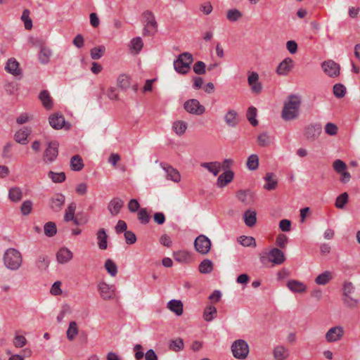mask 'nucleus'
<instances>
[{
  "mask_svg": "<svg viewBox=\"0 0 360 360\" xmlns=\"http://www.w3.org/2000/svg\"><path fill=\"white\" fill-rule=\"evenodd\" d=\"M300 105V97L295 95H290L285 103L282 110L283 119L285 120L295 119L298 116Z\"/></svg>",
  "mask_w": 360,
  "mask_h": 360,
  "instance_id": "obj_1",
  "label": "nucleus"
},
{
  "mask_svg": "<svg viewBox=\"0 0 360 360\" xmlns=\"http://www.w3.org/2000/svg\"><path fill=\"white\" fill-rule=\"evenodd\" d=\"M259 260L264 265L271 264L272 266L283 264L285 257L284 253L278 248H274L269 251H264L259 255Z\"/></svg>",
  "mask_w": 360,
  "mask_h": 360,
  "instance_id": "obj_2",
  "label": "nucleus"
},
{
  "mask_svg": "<svg viewBox=\"0 0 360 360\" xmlns=\"http://www.w3.org/2000/svg\"><path fill=\"white\" fill-rule=\"evenodd\" d=\"M4 263L8 269L18 270L22 263L21 253L15 248L8 249L4 255Z\"/></svg>",
  "mask_w": 360,
  "mask_h": 360,
  "instance_id": "obj_3",
  "label": "nucleus"
},
{
  "mask_svg": "<svg viewBox=\"0 0 360 360\" xmlns=\"http://www.w3.org/2000/svg\"><path fill=\"white\" fill-rule=\"evenodd\" d=\"M142 16L144 23L143 36H153L158 30V23L153 13L150 11H146Z\"/></svg>",
  "mask_w": 360,
  "mask_h": 360,
  "instance_id": "obj_4",
  "label": "nucleus"
},
{
  "mask_svg": "<svg viewBox=\"0 0 360 360\" xmlns=\"http://www.w3.org/2000/svg\"><path fill=\"white\" fill-rule=\"evenodd\" d=\"M193 62V56L189 53L180 54L178 58L174 62L175 70L180 74H186L190 70L191 64Z\"/></svg>",
  "mask_w": 360,
  "mask_h": 360,
  "instance_id": "obj_5",
  "label": "nucleus"
},
{
  "mask_svg": "<svg viewBox=\"0 0 360 360\" xmlns=\"http://www.w3.org/2000/svg\"><path fill=\"white\" fill-rule=\"evenodd\" d=\"M231 350L234 357L243 359L249 353V347L245 340H238L233 343Z\"/></svg>",
  "mask_w": 360,
  "mask_h": 360,
  "instance_id": "obj_6",
  "label": "nucleus"
},
{
  "mask_svg": "<svg viewBox=\"0 0 360 360\" xmlns=\"http://www.w3.org/2000/svg\"><path fill=\"white\" fill-rule=\"evenodd\" d=\"M58 146L59 144L57 141L49 143L43 155V160L45 163L50 164L55 161L58 155Z\"/></svg>",
  "mask_w": 360,
  "mask_h": 360,
  "instance_id": "obj_7",
  "label": "nucleus"
},
{
  "mask_svg": "<svg viewBox=\"0 0 360 360\" xmlns=\"http://www.w3.org/2000/svg\"><path fill=\"white\" fill-rule=\"evenodd\" d=\"M334 170L339 174H340V181L343 184H346L350 181L351 175L347 171V165L341 160H336L333 163Z\"/></svg>",
  "mask_w": 360,
  "mask_h": 360,
  "instance_id": "obj_8",
  "label": "nucleus"
},
{
  "mask_svg": "<svg viewBox=\"0 0 360 360\" xmlns=\"http://www.w3.org/2000/svg\"><path fill=\"white\" fill-rule=\"evenodd\" d=\"M345 335V330L340 326L330 328L326 333V340L329 342H336L341 340Z\"/></svg>",
  "mask_w": 360,
  "mask_h": 360,
  "instance_id": "obj_9",
  "label": "nucleus"
},
{
  "mask_svg": "<svg viewBox=\"0 0 360 360\" xmlns=\"http://www.w3.org/2000/svg\"><path fill=\"white\" fill-rule=\"evenodd\" d=\"M194 245L196 251L202 255H205L210 250L211 241L205 236L200 235L195 240Z\"/></svg>",
  "mask_w": 360,
  "mask_h": 360,
  "instance_id": "obj_10",
  "label": "nucleus"
},
{
  "mask_svg": "<svg viewBox=\"0 0 360 360\" xmlns=\"http://www.w3.org/2000/svg\"><path fill=\"white\" fill-rule=\"evenodd\" d=\"M248 83L252 93L259 94L262 92V85L259 81V75L256 72H248Z\"/></svg>",
  "mask_w": 360,
  "mask_h": 360,
  "instance_id": "obj_11",
  "label": "nucleus"
},
{
  "mask_svg": "<svg viewBox=\"0 0 360 360\" xmlns=\"http://www.w3.org/2000/svg\"><path fill=\"white\" fill-rule=\"evenodd\" d=\"M321 67L323 72L330 77H335L340 75V65L333 60L324 61Z\"/></svg>",
  "mask_w": 360,
  "mask_h": 360,
  "instance_id": "obj_12",
  "label": "nucleus"
},
{
  "mask_svg": "<svg viewBox=\"0 0 360 360\" xmlns=\"http://www.w3.org/2000/svg\"><path fill=\"white\" fill-rule=\"evenodd\" d=\"M5 70L15 77H20L22 75V71L20 68V63L15 58L8 59L6 63Z\"/></svg>",
  "mask_w": 360,
  "mask_h": 360,
  "instance_id": "obj_13",
  "label": "nucleus"
},
{
  "mask_svg": "<svg viewBox=\"0 0 360 360\" xmlns=\"http://www.w3.org/2000/svg\"><path fill=\"white\" fill-rule=\"evenodd\" d=\"M184 108L187 112L195 115H202L205 110V107L196 99L187 101L184 103Z\"/></svg>",
  "mask_w": 360,
  "mask_h": 360,
  "instance_id": "obj_14",
  "label": "nucleus"
},
{
  "mask_svg": "<svg viewBox=\"0 0 360 360\" xmlns=\"http://www.w3.org/2000/svg\"><path fill=\"white\" fill-rule=\"evenodd\" d=\"M30 127H24L16 131L14 134V140L21 145H26L29 142V136L31 134Z\"/></svg>",
  "mask_w": 360,
  "mask_h": 360,
  "instance_id": "obj_15",
  "label": "nucleus"
},
{
  "mask_svg": "<svg viewBox=\"0 0 360 360\" xmlns=\"http://www.w3.org/2000/svg\"><path fill=\"white\" fill-rule=\"evenodd\" d=\"M116 288L113 285H108L106 283H101L98 285V291L100 292L101 297L103 300H110L112 299L115 292Z\"/></svg>",
  "mask_w": 360,
  "mask_h": 360,
  "instance_id": "obj_16",
  "label": "nucleus"
},
{
  "mask_svg": "<svg viewBox=\"0 0 360 360\" xmlns=\"http://www.w3.org/2000/svg\"><path fill=\"white\" fill-rule=\"evenodd\" d=\"M294 66V61L290 58H285L282 60L276 68V73L278 75L285 76L292 70Z\"/></svg>",
  "mask_w": 360,
  "mask_h": 360,
  "instance_id": "obj_17",
  "label": "nucleus"
},
{
  "mask_svg": "<svg viewBox=\"0 0 360 360\" xmlns=\"http://www.w3.org/2000/svg\"><path fill=\"white\" fill-rule=\"evenodd\" d=\"M234 178V173L231 170H226L221 174L217 181V185L219 188L226 186L228 184L231 183Z\"/></svg>",
  "mask_w": 360,
  "mask_h": 360,
  "instance_id": "obj_18",
  "label": "nucleus"
},
{
  "mask_svg": "<svg viewBox=\"0 0 360 360\" xmlns=\"http://www.w3.org/2000/svg\"><path fill=\"white\" fill-rule=\"evenodd\" d=\"M72 252L67 248H60L56 254L57 261L60 264L68 263L72 259Z\"/></svg>",
  "mask_w": 360,
  "mask_h": 360,
  "instance_id": "obj_19",
  "label": "nucleus"
},
{
  "mask_svg": "<svg viewBox=\"0 0 360 360\" xmlns=\"http://www.w3.org/2000/svg\"><path fill=\"white\" fill-rule=\"evenodd\" d=\"M124 205V202L119 198H114L108 204V209L113 216L117 215Z\"/></svg>",
  "mask_w": 360,
  "mask_h": 360,
  "instance_id": "obj_20",
  "label": "nucleus"
},
{
  "mask_svg": "<svg viewBox=\"0 0 360 360\" xmlns=\"http://www.w3.org/2000/svg\"><path fill=\"white\" fill-rule=\"evenodd\" d=\"M288 288L292 292L302 293L306 291V285L297 280H290L286 284Z\"/></svg>",
  "mask_w": 360,
  "mask_h": 360,
  "instance_id": "obj_21",
  "label": "nucleus"
},
{
  "mask_svg": "<svg viewBox=\"0 0 360 360\" xmlns=\"http://www.w3.org/2000/svg\"><path fill=\"white\" fill-rule=\"evenodd\" d=\"M76 207V203L71 202L65 210L64 219L65 221H72L75 224L78 225V219L75 217Z\"/></svg>",
  "mask_w": 360,
  "mask_h": 360,
  "instance_id": "obj_22",
  "label": "nucleus"
},
{
  "mask_svg": "<svg viewBox=\"0 0 360 360\" xmlns=\"http://www.w3.org/2000/svg\"><path fill=\"white\" fill-rule=\"evenodd\" d=\"M162 167L167 173V178L168 179H170L174 182L180 181L181 176L179 172L176 169L168 165H163Z\"/></svg>",
  "mask_w": 360,
  "mask_h": 360,
  "instance_id": "obj_23",
  "label": "nucleus"
},
{
  "mask_svg": "<svg viewBox=\"0 0 360 360\" xmlns=\"http://www.w3.org/2000/svg\"><path fill=\"white\" fill-rule=\"evenodd\" d=\"M49 124L53 129H61L65 124V118L61 115L53 114L49 117Z\"/></svg>",
  "mask_w": 360,
  "mask_h": 360,
  "instance_id": "obj_24",
  "label": "nucleus"
},
{
  "mask_svg": "<svg viewBox=\"0 0 360 360\" xmlns=\"http://www.w3.org/2000/svg\"><path fill=\"white\" fill-rule=\"evenodd\" d=\"M266 184L264 186V188L268 191L274 190L278 184V181L276 175L274 173L269 172L264 176Z\"/></svg>",
  "mask_w": 360,
  "mask_h": 360,
  "instance_id": "obj_25",
  "label": "nucleus"
},
{
  "mask_svg": "<svg viewBox=\"0 0 360 360\" xmlns=\"http://www.w3.org/2000/svg\"><path fill=\"white\" fill-rule=\"evenodd\" d=\"M65 196L63 194L58 193L55 195L51 202V207L53 210L58 212L60 210L65 202Z\"/></svg>",
  "mask_w": 360,
  "mask_h": 360,
  "instance_id": "obj_26",
  "label": "nucleus"
},
{
  "mask_svg": "<svg viewBox=\"0 0 360 360\" xmlns=\"http://www.w3.org/2000/svg\"><path fill=\"white\" fill-rule=\"evenodd\" d=\"M39 98L43 105V106L47 109L50 110L53 108V100L50 96V94L48 91L44 90L42 91L39 96Z\"/></svg>",
  "mask_w": 360,
  "mask_h": 360,
  "instance_id": "obj_27",
  "label": "nucleus"
},
{
  "mask_svg": "<svg viewBox=\"0 0 360 360\" xmlns=\"http://www.w3.org/2000/svg\"><path fill=\"white\" fill-rule=\"evenodd\" d=\"M200 166L207 169L214 176H217L221 169V162H202Z\"/></svg>",
  "mask_w": 360,
  "mask_h": 360,
  "instance_id": "obj_28",
  "label": "nucleus"
},
{
  "mask_svg": "<svg viewBox=\"0 0 360 360\" xmlns=\"http://www.w3.org/2000/svg\"><path fill=\"white\" fill-rule=\"evenodd\" d=\"M22 198V192L19 187H12L8 191V198L11 202H18Z\"/></svg>",
  "mask_w": 360,
  "mask_h": 360,
  "instance_id": "obj_29",
  "label": "nucleus"
},
{
  "mask_svg": "<svg viewBox=\"0 0 360 360\" xmlns=\"http://www.w3.org/2000/svg\"><path fill=\"white\" fill-rule=\"evenodd\" d=\"M167 307L177 316L183 314V304L180 300H172L167 303Z\"/></svg>",
  "mask_w": 360,
  "mask_h": 360,
  "instance_id": "obj_30",
  "label": "nucleus"
},
{
  "mask_svg": "<svg viewBox=\"0 0 360 360\" xmlns=\"http://www.w3.org/2000/svg\"><path fill=\"white\" fill-rule=\"evenodd\" d=\"M143 46V41L140 37L133 38L129 45L131 51L135 54L139 53Z\"/></svg>",
  "mask_w": 360,
  "mask_h": 360,
  "instance_id": "obj_31",
  "label": "nucleus"
},
{
  "mask_svg": "<svg viewBox=\"0 0 360 360\" xmlns=\"http://www.w3.org/2000/svg\"><path fill=\"white\" fill-rule=\"evenodd\" d=\"M226 123L230 127H236L238 124V114L234 110H229L224 116Z\"/></svg>",
  "mask_w": 360,
  "mask_h": 360,
  "instance_id": "obj_32",
  "label": "nucleus"
},
{
  "mask_svg": "<svg viewBox=\"0 0 360 360\" xmlns=\"http://www.w3.org/2000/svg\"><path fill=\"white\" fill-rule=\"evenodd\" d=\"M217 314V311L215 307L210 304L207 305L203 311V319L206 321H212Z\"/></svg>",
  "mask_w": 360,
  "mask_h": 360,
  "instance_id": "obj_33",
  "label": "nucleus"
},
{
  "mask_svg": "<svg viewBox=\"0 0 360 360\" xmlns=\"http://www.w3.org/2000/svg\"><path fill=\"white\" fill-rule=\"evenodd\" d=\"M244 221L246 226L252 227L257 222L256 212L248 210L244 213Z\"/></svg>",
  "mask_w": 360,
  "mask_h": 360,
  "instance_id": "obj_34",
  "label": "nucleus"
},
{
  "mask_svg": "<svg viewBox=\"0 0 360 360\" xmlns=\"http://www.w3.org/2000/svg\"><path fill=\"white\" fill-rule=\"evenodd\" d=\"M108 236L104 229H101L97 232L98 245L101 250H105L108 247Z\"/></svg>",
  "mask_w": 360,
  "mask_h": 360,
  "instance_id": "obj_35",
  "label": "nucleus"
},
{
  "mask_svg": "<svg viewBox=\"0 0 360 360\" xmlns=\"http://www.w3.org/2000/svg\"><path fill=\"white\" fill-rule=\"evenodd\" d=\"M333 278L332 272L330 271H325L319 274L315 279V282L318 285H326Z\"/></svg>",
  "mask_w": 360,
  "mask_h": 360,
  "instance_id": "obj_36",
  "label": "nucleus"
},
{
  "mask_svg": "<svg viewBox=\"0 0 360 360\" xmlns=\"http://www.w3.org/2000/svg\"><path fill=\"white\" fill-rule=\"evenodd\" d=\"M274 356L276 360H285L288 356V351L283 346H277L274 348Z\"/></svg>",
  "mask_w": 360,
  "mask_h": 360,
  "instance_id": "obj_37",
  "label": "nucleus"
},
{
  "mask_svg": "<svg viewBox=\"0 0 360 360\" xmlns=\"http://www.w3.org/2000/svg\"><path fill=\"white\" fill-rule=\"evenodd\" d=\"M79 329L77 323L75 321H70L69 323L68 328L67 330V338L72 341L75 340L76 336L78 335Z\"/></svg>",
  "mask_w": 360,
  "mask_h": 360,
  "instance_id": "obj_38",
  "label": "nucleus"
},
{
  "mask_svg": "<svg viewBox=\"0 0 360 360\" xmlns=\"http://www.w3.org/2000/svg\"><path fill=\"white\" fill-rule=\"evenodd\" d=\"M70 167L74 171H80L84 167V163L82 158L78 155H74L70 159Z\"/></svg>",
  "mask_w": 360,
  "mask_h": 360,
  "instance_id": "obj_39",
  "label": "nucleus"
},
{
  "mask_svg": "<svg viewBox=\"0 0 360 360\" xmlns=\"http://www.w3.org/2000/svg\"><path fill=\"white\" fill-rule=\"evenodd\" d=\"M172 129L177 135L181 136L186 132L187 124L184 121L177 120L173 123Z\"/></svg>",
  "mask_w": 360,
  "mask_h": 360,
  "instance_id": "obj_40",
  "label": "nucleus"
},
{
  "mask_svg": "<svg viewBox=\"0 0 360 360\" xmlns=\"http://www.w3.org/2000/svg\"><path fill=\"white\" fill-rule=\"evenodd\" d=\"M51 56V51L46 48L42 47L39 53V59L43 64H46L49 62Z\"/></svg>",
  "mask_w": 360,
  "mask_h": 360,
  "instance_id": "obj_41",
  "label": "nucleus"
},
{
  "mask_svg": "<svg viewBox=\"0 0 360 360\" xmlns=\"http://www.w3.org/2000/svg\"><path fill=\"white\" fill-rule=\"evenodd\" d=\"M105 48L104 46L94 47L90 51V56L93 60L100 59L105 53Z\"/></svg>",
  "mask_w": 360,
  "mask_h": 360,
  "instance_id": "obj_42",
  "label": "nucleus"
},
{
  "mask_svg": "<svg viewBox=\"0 0 360 360\" xmlns=\"http://www.w3.org/2000/svg\"><path fill=\"white\" fill-rule=\"evenodd\" d=\"M105 269L111 276H115L117 274V266L116 264L110 259H108L105 262Z\"/></svg>",
  "mask_w": 360,
  "mask_h": 360,
  "instance_id": "obj_43",
  "label": "nucleus"
},
{
  "mask_svg": "<svg viewBox=\"0 0 360 360\" xmlns=\"http://www.w3.org/2000/svg\"><path fill=\"white\" fill-rule=\"evenodd\" d=\"M257 116V109L256 108L251 106L248 108L247 111V118L250 123L255 127L258 124V121L256 120Z\"/></svg>",
  "mask_w": 360,
  "mask_h": 360,
  "instance_id": "obj_44",
  "label": "nucleus"
},
{
  "mask_svg": "<svg viewBox=\"0 0 360 360\" xmlns=\"http://www.w3.org/2000/svg\"><path fill=\"white\" fill-rule=\"evenodd\" d=\"M259 166V157L252 154L249 156L247 160V167L250 170H255Z\"/></svg>",
  "mask_w": 360,
  "mask_h": 360,
  "instance_id": "obj_45",
  "label": "nucleus"
},
{
  "mask_svg": "<svg viewBox=\"0 0 360 360\" xmlns=\"http://www.w3.org/2000/svg\"><path fill=\"white\" fill-rule=\"evenodd\" d=\"M212 269V262L209 259H204L199 265V271L202 274L210 273Z\"/></svg>",
  "mask_w": 360,
  "mask_h": 360,
  "instance_id": "obj_46",
  "label": "nucleus"
},
{
  "mask_svg": "<svg viewBox=\"0 0 360 360\" xmlns=\"http://www.w3.org/2000/svg\"><path fill=\"white\" fill-rule=\"evenodd\" d=\"M348 194L347 193H343L340 194L336 198L335 205L338 209H343L345 205L348 202Z\"/></svg>",
  "mask_w": 360,
  "mask_h": 360,
  "instance_id": "obj_47",
  "label": "nucleus"
},
{
  "mask_svg": "<svg viewBox=\"0 0 360 360\" xmlns=\"http://www.w3.org/2000/svg\"><path fill=\"white\" fill-rule=\"evenodd\" d=\"M30 11L27 9H25L21 15V20L24 22L25 28L27 30H30L32 27V21L30 18Z\"/></svg>",
  "mask_w": 360,
  "mask_h": 360,
  "instance_id": "obj_48",
  "label": "nucleus"
},
{
  "mask_svg": "<svg viewBox=\"0 0 360 360\" xmlns=\"http://www.w3.org/2000/svg\"><path fill=\"white\" fill-rule=\"evenodd\" d=\"M48 176L54 182V183H62L65 180V174L64 172H54L50 171L48 174Z\"/></svg>",
  "mask_w": 360,
  "mask_h": 360,
  "instance_id": "obj_49",
  "label": "nucleus"
},
{
  "mask_svg": "<svg viewBox=\"0 0 360 360\" xmlns=\"http://www.w3.org/2000/svg\"><path fill=\"white\" fill-rule=\"evenodd\" d=\"M238 242L245 247H255L256 242L253 237L243 236L239 237Z\"/></svg>",
  "mask_w": 360,
  "mask_h": 360,
  "instance_id": "obj_50",
  "label": "nucleus"
},
{
  "mask_svg": "<svg viewBox=\"0 0 360 360\" xmlns=\"http://www.w3.org/2000/svg\"><path fill=\"white\" fill-rule=\"evenodd\" d=\"M44 229L45 235L49 237L53 236L57 232V229L55 223L51 221L45 224Z\"/></svg>",
  "mask_w": 360,
  "mask_h": 360,
  "instance_id": "obj_51",
  "label": "nucleus"
},
{
  "mask_svg": "<svg viewBox=\"0 0 360 360\" xmlns=\"http://www.w3.org/2000/svg\"><path fill=\"white\" fill-rule=\"evenodd\" d=\"M138 219L143 224H146L150 221V216L146 208H141L139 210Z\"/></svg>",
  "mask_w": 360,
  "mask_h": 360,
  "instance_id": "obj_52",
  "label": "nucleus"
},
{
  "mask_svg": "<svg viewBox=\"0 0 360 360\" xmlns=\"http://www.w3.org/2000/svg\"><path fill=\"white\" fill-rule=\"evenodd\" d=\"M49 264V260L45 255H40L38 257L36 265L40 270H45L48 268Z\"/></svg>",
  "mask_w": 360,
  "mask_h": 360,
  "instance_id": "obj_53",
  "label": "nucleus"
},
{
  "mask_svg": "<svg viewBox=\"0 0 360 360\" xmlns=\"http://www.w3.org/2000/svg\"><path fill=\"white\" fill-rule=\"evenodd\" d=\"M242 17V13L238 9H230L227 11L226 18L231 22H236Z\"/></svg>",
  "mask_w": 360,
  "mask_h": 360,
  "instance_id": "obj_54",
  "label": "nucleus"
},
{
  "mask_svg": "<svg viewBox=\"0 0 360 360\" xmlns=\"http://www.w3.org/2000/svg\"><path fill=\"white\" fill-rule=\"evenodd\" d=\"M117 85L123 89H127L130 86L129 77L126 75H121L117 78Z\"/></svg>",
  "mask_w": 360,
  "mask_h": 360,
  "instance_id": "obj_55",
  "label": "nucleus"
},
{
  "mask_svg": "<svg viewBox=\"0 0 360 360\" xmlns=\"http://www.w3.org/2000/svg\"><path fill=\"white\" fill-rule=\"evenodd\" d=\"M184 341L181 338L172 340L169 343V349L174 352L182 350L184 349Z\"/></svg>",
  "mask_w": 360,
  "mask_h": 360,
  "instance_id": "obj_56",
  "label": "nucleus"
},
{
  "mask_svg": "<svg viewBox=\"0 0 360 360\" xmlns=\"http://www.w3.org/2000/svg\"><path fill=\"white\" fill-rule=\"evenodd\" d=\"M346 94V88L341 84H336L333 86V94L337 98H342Z\"/></svg>",
  "mask_w": 360,
  "mask_h": 360,
  "instance_id": "obj_57",
  "label": "nucleus"
},
{
  "mask_svg": "<svg viewBox=\"0 0 360 360\" xmlns=\"http://www.w3.org/2000/svg\"><path fill=\"white\" fill-rule=\"evenodd\" d=\"M343 302L345 305L349 308H355L358 305V300L352 295L344 296Z\"/></svg>",
  "mask_w": 360,
  "mask_h": 360,
  "instance_id": "obj_58",
  "label": "nucleus"
},
{
  "mask_svg": "<svg viewBox=\"0 0 360 360\" xmlns=\"http://www.w3.org/2000/svg\"><path fill=\"white\" fill-rule=\"evenodd\" d=\"M257 142L260 146H267L271 143V139L266 133H262L257 137Z\"/></svg>",
  "mask_w": 360,
  "mask_h": 360,
  "instance_id": "obj_59",
  "label": "nucleus"
},
{
  "mask_svg": "<svg viewBox=\"0 0 360 360\" xmlns=\"http://www.w3.org/2000/svg\"><path fill=\"white\" fill-rule=\"evenodd\" d=\"M27 344L26 338L21 335H15L13 339V345L15 347L21 348Z\"/></svg>",
  "mask_w": 360,
  "mask_h": 360,
  "instance_id": "obj_60",
  "label": "nucleus"
},
{
  "mask_svg": "<svg viewBox=\"0 0 360 360\" xmlns=\"http://www.w3.org/2000/svg\"><path fill=\"white\" fill-rule=\"evenodd\" d=\"M21 212L23 215H28L32 210V202L31 200H25L21 205Z\"/></svg>",
  "mask_w": 360,
  "mask_h": 360,
  "instance_id": "obj_61",
  "label": "nucleus"
},
{
  "mask_svg": "<svg viewBox=\"0 0 360 360\" xmlns=\"http://www.w3.org/2000/svg\"><path fill=\"white\" fill-rule=\"evenodd\" d=\"M189 258V254L185 251H179L174 255V259L180 262H187Z\"/></svg>",
  "mask_w": 360,
  "mask_h": 360,
  "instance_id": "obj_62",
  "label": "nucleus"
},
{
  "mask_svg": "<svg viewBox=\"0 0 360 360\" xmlns=\"http://www.w3.org/2000/svg\"><path fill=\"white\" fill-rule=\"evenodd\" d=\"M206 65L202 61H198L193 65V71L198 75L205 73Z\"/></svg>",
  "mask_w": 360,
  "mask_h": 360,
  "instance_id": "obj_63",
  "label": "nucleus"
},
{
  "mask_svg": "<svg viewBox=\"0 0 360 360\" xmlns=\"http://www.w3.org/2000/svg\"><path fill=\"white\" fill-rule=\"evenodd\" d=\"M321 130V129L320 127H315V126L309 127L307 129V136L308 138L310 136L315 138L319 134H320Z\"/></svg>",
  "mask_w": 360,
  "mask_h": 360,
  "instance_id": "obj_64",
  "label": "nucleus"
}]
</instances>
